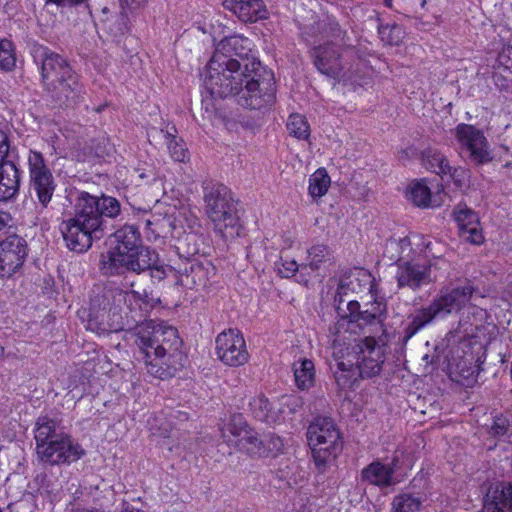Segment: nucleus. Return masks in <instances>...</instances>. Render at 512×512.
<instances>
[{
  "instance_id": "obj_1",
  "label": "nucleus",
  "mask_w": 512,
  "mask_h": 512,
  "mask_svg": "<svg viewBox=\"0 0 512 512\" xmlns=\"http://www.w3.org/2000/svg\"><path fill=\"white\" fill-rule=\"evenodd\" d=\"M250 40L234 35L220 40L206 66L204 88L213 98H236L239 105L262 109L275 99L273 77L261 79V63Z\"/></svg>"
},
{
  "instance_id": "obj_2",
  "label": "nucleus",
  "mask_w": 512,
  "mask_h": 512,
  "mask_svg": "<svg viewBox=\"0 0 512 512\" xmlns=\"http://www.w3.org/2000/svg\"><path fill=\"white\" fill-rule=\"evenodd\" d=\"M130 339L138 347L147 373L156 378L172 377L185 364L182 340L172 326L147 321L130 332Z\"/></svg>"
},
{
  "instance_id": "obj_3",
  "label": "nucleus",
  "mask_w": 512,
  "mask_h": 512,
  "mask_svg": "<svg viewBox=\"0 0 512 512\" xmlns=\"http://www.w3.org/2000/svg\"><path fill=\"white\" fill-rule=\"evenodd\" d=\"M119 214L120 203L117 199L80 192L74 217L63 221L60 228L67 247L75 252L86 251L93 239H100L110 230L108 219Z\"/></svg>"
},
{
  "instance_id": "obj_4",
  "label": "nucleus",
  "mask_w": 512,
  "mask_h": 512,
  "mask_svg": "<svg viewBox=\"0 0 512 512\" xmlns=\"http://www.w3.org/2000/svg\"><path fill=\"white\" fill-rule=\"evenodd\" d=\"M333 362L330 363L337 385L341 389L351 388L359 378L379 375L385 362L383 344L368 335L351 349L337 336L332 342Z\"/></svg>"
},
{
  "instance_id": "obj_5",
  "label": "nucleus",
  "mask_w": 512,
  "mask_h": 512,
  "mask_svg": "<svg viewBox=\"0 0 512 512\" xmlns=\"http://www.w3.org/2000/svg\"><path fill=\"white\" fill-rule=\"evenodd\" d=\"M33 57L40 66L44 90L54 101L71 106L81 100L83 86L65 58L43 46L34 49Z\"/></svg>"
},
{
  "instance_id": "obj_6",
  "label": "nucleus",
  "mask_w": 512,
  "mask_h": 512,
  "mask_svg": "<svg viewBox=\"0 0 512 512\" xmlns=\"http://www.w3.org/2000/svg\"><path fill=\"white\" fill-rule=\"evenodd\" d=\"M474 291L473 285L469 282L442 289L427 307L417 310L412 315L411 321L405 329L406 338L413 337L435 319L445 318L461 311L471 300Z\"/></svg>"
},
{
  "instance_id": "obj_7",
  "label": "nucleus",
  "mask_w": 512,
  "mask_h": 512,
  "mask_svg": "<svg viewBox=\"0 0 512 512\" xmlns=\"http://www.w3.org/2000/svg\"><path fill=\"white\" fill-rule=\"evenodd\" d=\"M307 440L319 472H324L342 450L340 432L327 417H317L308 426Z\"/></svg>"
},
{
  "instance_id": "obj_8",
  "label": "nucleus",
  "mask_w": 512,
  "mask_h": 512,
  "mask_svg": "<svg viewBox=\"0 0 512 512\" xmlns=\"http://www.w3.org/2000/svg\"><path fill=\"white\" fill-rule=\"evenodd\" d=\"M111 236L116 245L101 255L100 269L105 275H118L121 262L141 247V238L137 228L132 225H124Z\"/></svg>"
},
{
  "instance_id": "obj_9",
  "label": "nucleus",
  "mask_w": 512,
  "mask_h": 512,
  "mask_svg": "<svg viewBox=\"0 0 512 512\" xmlns=\"http://www.w3.org/2000/svg\"><path fill=\"white\" fill-rule=\"evenodd\" d=\"M462 157L475 165H483L492 160L489 144L484 133L473 125L461 123L454 129Z\"/></svg>"
},
{
  "instance_id": "obj_10",
  "label": "nucleus",
  "mask_w": 512,
  "mask_h": 512,
  "mask_svg": "<svg viewBox=\"0 0 512 512\" xmlns=\"http://www.w3.org/2000/svg\"><path fill=\"white\" fill-rule=\"evenodd\" d=\"M28 172L30 190L36 195L38 202L46 208L52 199L56 184L53 174L40 152L30 151Z\"/></svg>"
},
{
  "instance_id": "obj_11",
  "label": "nucleus",
  "mask_w": 512,
  "mask_h": 512,
  "mask_svg": "<svg viewBox=\"0 0 512 512\" xmlns=\"http://www.w3.org/2000/svg\"><path fill=\"white\" fill-rule=\"evenodd\" d=\"M440 263H443V261L427 264L418 261L399 260L395 275L398 287L417 291L422 286L436 282L438 275L433 269L439 268L438 264Z\"/></svg>"
},
{
  "instance_id": "obj_12",
  "label": "nucleus",
  "mask_w": 512,
  "mask_h": 512,
  "mask_svg": "<svg viewBox=\"0 0 512 512\" xmlns=\"http://www.w3.org/2000/svg\"><path fill=\"white\" fill-rule=\"evenodd\" d=\"M216 354L228 366H241L249 359L244 337L234 329L225 330L217 336Z\"/></svg>"
},
{
  "instance_id": "obj_13",
  "label": "nucleus",
  "mask_w": 512,
  "mask_h": 512,
  "mask_svg": "<svg viewBox=\"0 0 512 512\" xmlns=\"http://www.w3.org/2000/svg\"><path fill=\"white\" fill-rule=\"evenodd\" d=\"M27 243L18 235H9L0 242V277L10 278L23 266Z\"/></svg>"
},
{
  "instance_id": "obj_14",
  "label": "nucleus",
  "mask_w": 512,
  "mask_h": 512,
  "mask_svg": "<svg viewBox=\"0 0 512 512\" xmlns=\"http://www.w3.org/2000/svg\"><path fill=\"white\" fill-rule=\"evenodd\" d=\"M125 299L122 290L112 287H97L93 290L89 306V322L101 320L109 316L110 312L117 313L119 304Z\"/></svg>"
},
{
  "instance_id": "obj_15",
  "label": "nucleus",
  "mask_w": 512,
  "mask_h": 512,
  "mask_svg": "<svg viewBox=\"0 0 512 512\" xmlns=\"http://www.w3.org/2000/svg\"><path fill=\"white\" fill-rule=\"evenodd\" d=\"M453 217L458 224L459 233L463 240L472 244L483 242L482 231L479 227V217L466 205H457L453 210Z\"/></svg>"
},
{
  "instance_id": "obj_16",
  "label": "nucleus",
  "mask_w": 512,
  "mask_h": 512,
  "mask_svg": "<svg viewBox=\"0 0 512 512\" xmlns=\"http://www.w3.org/2000/svg\"><path fill=\"white\" fill-rule=\"evenodd\" d=\"M234 201L230 190L223 184L210 183L204 188L205 213L209 220L226 211Z\"/></svg>"
},
{
  "instance_id": "obj_17",
  "label": "nucleus",
  "mask_w": 512,
  "mask_h": 512,
  "mask_svg": "<svg viewBox=\"0 0 512 512\" xmlns=\"http://www.w3.org/2000/svg\"><path fill=\"white\" fill-rule=\"evenodd\" d=\"M481 512H512V485H491L484 497Z\"/></svg>"
},
{
  "instance_id": "obj_18",
  "label": "nucleus",
  "mask_w": 512,
  "mask_h": 512,
  "mask_svg": "<svg viewBox=\"0 0 512 512\" xmlns=\"http://www.w3.org/2000/svg\"><path fill=\"white\" fill-rule=\"evenodd\" d=\"M223 6L243 22H256L268 16L262 0H224Z\"/></svg>"
},
{
  "instance_id": "obj_19",
  "label": "nucleus",
  "mask_w": 512,
  "mask_h": 512,
  "mask_svg": "<svg viewBox=\"0 0 512 512\" xmlns=\"http://www.w3.org/2000/svg\"><path fill=\"white\" fill-rule=\"evenodd\" d=\"M339 51L333 44L318 46L313 50L314 64L324 75L336 78L341 72Z\"/></svg>"
},
{
  "instance_id": "obj_20",
  "label": "nucleus",
  "mask_w": 512,
  "mask_h": 512,
  "mask_svg": "<svg viewBox=\"0 0 512 512\" xmlns=\"http://www.w3.org/2000/svg\"><path fill=\"white\" fill-rule=\"evenodd\" d=\"M158 262L159 257L154 250L141 246L136 250V253L126 257L125 260L121 262V265H119V274L124 271L141 273L150 270Z\"/></svg>"
},
{
  "instance_id": "obj_21",
  "label": "nucleus",
  "mask_w": 512,
  "mask_h": 512,
  "mask_svg": "<svg viewBox=\"0 0 512 512\" xmlns=\"http://www.w3.org/2000/svg\"><path fill=\"white\" fill-rule=\"evenodd\" d=\"M20 171L12 161L0 165V201L16 197L20 188Z\"/></svg>"
},
{
  "instance_id": "obj_22",
  "label": "nucleus",
  "mask_w": 512,
  "mask_h": 512,
  "mask_svg": "<svg viewBox=\"0 0 512 512\" xmlns=\"http://www.w3.org/2000/svg\"><path fill=\"white\" fill-rule=\"evenodd\" d=\"M210 221L213 224L214 231L223 238H233L238 235L239 216L236 201L230 204L226 211Z\"/></svg>"
},
{
  "instance_id": "obj_23",
  "label": "nucleus",
  "mask_w": 512,
  "mask_h": 512,
  "mask_svg": "<svg viewBox=\"0 0 512 512\" xmlns=\"http://www.w3.org/2000/svg\"><path fill=\"white\" fill-rule=\"evenodd\" d=\"M371 309L362 310L358 313L354 324L361 329H367L366 333L371 336H376L379 333H384L382 310L379 305L371 304Z\"/></svg>"
},
{
  "instance_id": "obj_24",
  "label": "nucleus",
  "mask_w": 512,
  "mask_h": 512,
  "mask_svg": "<svg viewBox=\"0 0 512 512\" xmlns=\"http://www.w3.org/2000/svg\"><path fill=\"white\" fill-rule=\"evenodd\" d=\"M250 429L245 418L241 414H235L222 429V437L228 445L236 447Z\"/></svg>"
},
{
  "instance_id": "obj_25",
  "label": "nucleus",
  "mask_w": 512,
  "mask_h": 512,
  "mask_svg": "<svg viewBox=\"0 0 512 512\" xmlns=\"http://www.w3.org/2000/svg\"><path fill=\"white\" fill-rule=\"evenodd\" d=\"M361 475L369 484L386 487L392 484L393 469L380 462H373L362 470Z\"/></svg>"
},
{
  "instance_id": "obj_26",
  "label": "nucleus",
  "mask_w": 512,
  "mask_h": 512,
  "mask_svg": "<svg viewBox=\"0 0 512 512\" xmlns=\"http://www.w3.org/2000/svg\"><path fill=\"white\" fill-rule=\"evenodd\" d=\"M296 386L301 390H308L315 383L314 363L309 359H300L293 364Z\"/></svg>"
},
{
  "instance_id": "obj_27",
  "label": "nucleus",
  "mask_w": 512,
  "mask_h": 512,
  "mask_svg": "<svg viewBox=\"0 0 512 512\" xmlns=\"http://www.w3.org/2000/svg\"><path fill=\"white\" fill-rule=\"evenodd\" d=\"M36 452L38 458L44 463L50 465L66 464V459L63 456L62 433L54 441H50L48 445L39 447Z\"/></svg>"
},
{
  "instance_id": "obj_28",
  "label": "nucleus",
  "mask_w": 512,
  "mask_h": 512,
  "mask_svg": "<svg viewBox=\"0 0 512 512\" xmlns=\"http://www.w3.org/2000/svg\"><path fill=\"white\" fill-rule=\"evenodd\" d=\"M249 406L253 416L261 422L272 424L278 419L277 412L264 395L254 397L250 401Z\"/></svg>"
},
{
  "instance_id": "obj_29",
  "label": "nucleus",
  "mask_w": 512,
  "mask_h": 512,
  "mask_svg": "<svg viewBox=\"0 0 512 512\" xmlns=\"http://www.w3.org/2000/svg\"><path fill=\"white\" fill-rule=\"evenodd\" d=\"M62 432H57V425L53 419L48 417H40L36 423L35 441L36 451L42 445H48L50 441H54Z\"/></svg>"
},
{
  "instance_id": "obj_30",
  "label": "nucleus",
  "mask_w": 512,
  "mask_h": 512,
  "mask_svg": "<svg viewBox=\"0 0 512 512\" xmlns=\"http://www.w3.org/2000/svg\"><path fill=\"white\" fill-rule=\"evenodd\" d=\"M423 164L428 170L438 175H447L452 170L446 157L442 153L431 149L424 152Z\"/></svg>"
},
{
  "instance_id": "obj_31",
  "label": "nucleus",
  "mask_w": 512,
  "mask_h": 512,
  "mask_svg": "<svg viewBox=\"0 0 512 512\" xmlns=\"http://www.w3.org/2000/svg\"><path fill=\"white\" fill-rule=\"evenodd\" d=\"M236 448L251 456L264 457L265 450L263 448V440L259 438L258 433L252 428L248 431L246 436L239 441Z\"/></svg>"
},
{
  "instance_id": "obj_32",
  "label": "nucleus",
  "mask_w": 512,
  "mask_h": 512,
  "mask_svg": "<svg viewBox=\"0 0 512 512\" xmlns=\"http://www.w3.org/2000/svg\"><path fill=\"white\" fill-rule=\"evenodd\" d=\"M330 177L325 169L316 170L309 179V194L313 198H320L326 194L330 186Z\"/></svg>"
},
{
  "instance_id": "obj_33",
  "label": "nucleus",
  "mask_w": 512,
  "mask_h": 512,
  "mask_svg": "<svg viewBox=\"0 0 512 512\" xmlns=\"http://www.w3.org/2000/svg\"><path fill=\"white\" fill-rule=\"evenodd\" d=\"M410 200L418 207L426 208L431 204V190L425 181H414L409 189Z\"/></svg>"
},
{
  "instance_id": "obj_34",
  "label": "nucleus",
  "mask_w": 512,
  "mask_h": 512,
  "mask_svg": "<svg viewBox=\"0 0 512 512\" xmlns=\"http://www.w3.org/2000/svg\"><path fill=\"white\" fill-rule=\"evenodd\" d=\"M422 501L411 494H400L394 497L391 512H420Z\"/></svg>"
},
{
  "instance_id": "obj_35",
  "label": "nucleus",
  "mask_w": 512,
  "mask_h": 512,
  "mask_svg": "<svg viewBox=\"0 0 512 512\" xmlns=\"http://www.w3.org/2000/svg\"><path fill=\"white\" fill-rule=\"evenodd\" d=\"M378 33L381 41L386 45L397 46L405 37L403 27L397 24L380 25L378 27Z\"/></svg>"
},
{
  "instance_id": "obj_36",
  "label": "nucleus",
  "mask_w": 512,
  "mask_h": 512,
  "mask_svg": "<svg viewBox=\"0 0 512 512\" xmlns=\"http://www.w3.org/2000/svg\"><path fill=\"white\" fill-rule=\"evenodd\" d=\"M287 130L290 135L306 140L310 135V126L303 115L291 114L287 121Z\"/></svg>"
},
{
  "instance_id": "obj_37",
  "label": "nucleus",
  "mask_w": 512,
  "mask_h": 512,
  "mask_svg": "<svg viewBox=\"0 0 512 512\" xmlns=\"http://www.w3.org/2000/svg\"><path fill=\"white\" fill-rule=\"evenodd\" d=\"M328 256V248L324 245H315L308 250V263L301 265V273L306 272L308 269L316 271L320 265L326 261Z\"/></svg>"
},
{
  "instance_id": "obj_38",
  "label": "nucleus",
  "mask_w": 512,
  "mask_h": 512,
  "mask_svg": "<svg viewBox=\"0 0 512 512\" xmlns=\"http://www.w3.org/2000/svg\"><path fill=\"white\" fill-rule=\"evenodd\" d=\"M62 447L66 464L73 463L85 455L84 449L65 433H62Z\"/></svg>"
},
{
  "instance_id": "obj_39",
  "label": "nucleus",
  "mask_w": 512,
  "mask_h": 512,
  "mask_svg": "<svg viewBox=\"0 0 512 512\" xmlns=\"http://www.w3.org/2000/svg\"><path fill=\"white\" fill-rule=\"evenodd\" d=\"M16 58L13 44L7 39L0 40V69L11 71L15 67Z\"/></svg>"
},
{
  "instance_id": "obj_40",
  "label": "nucleus",
  "mask_w": 512,
  "mask_h": 512,
  "mask_svg": "<svg viewBox=\"0 0 512 512\" xmlns=\"http://www.w3.org/2000/svg\"><path fill=\"white\" fill-rule=\"evenodd\" d=\"M170 155L173 160L185 162L188 159V150L182 140H177L170 132L165 134Z\"/></svg>"
},
{
  "instance_id": "obj_41",
  "label": "nucleus",
  "mask_w": 512,
  "mask_h": 512,
  "mask_svg": "<svg viewBox=\"0 0 512 512\" xmlns=\"http://www.w3.org/2000/svg\"><path fill=\"white\" fill-rule=\"evenodd\" d=\"M130 290L127 294L131 295L135 300L141 301L145 306L153 307L160 302L159 297L155 296L152 291L146 289L136 290L134 289V283L131 282L129 285Z\"/></svg>"
},
{
  "instance_id": "obj_42",
  "label": "nucleus",
  "mask_w": 512,
  "mask_h": 512,
  "mask_svg": "<svg viewBox=\"0 0 512 512\" xmlns=\"http://www.w3.org/2000/svg\"><path fill=\"white\" fill-rule=\"evenodd\" d=\"M146 226L151 230L155 237H167V229L171 226L170 222L164 217L153 216L152 220H147Z\"/></svg>"
},
{
  "instance_id": "obj_43",
  "label": "nucleus",
  "mask_w": 512,
  "mask_h": 512,
  "mask_svg": "<svg viewBox=\"0 0 512 512\" xmlns=\"http://www.w3.org/2000/svg\"><path fill=\"white\" fill-rule=\"evenodd\" d=\"M262 440L265 456H268L269 454H278L284 446L283 440L275 435H267Z\"/></svg>"
},
{
  "instance_id": "obj_44",
  "label": "nucleus",
  "mask_w": 512,
  "mask_h": 512,
  "mask_svg": "<svg viewBox=\"0 0 512 512\" xmlns=\"http://www.w3.org/2000/svg\"><path fill=\"white\" fill-rule=\"evenodd\" d=\"M509 429L510 424L507 418L504 416H496L489 429V433L493 436H503L508 433Z\"/></svg>"
},
{
  "instance_id": "obj_45",
  "label": "nucleus",
  "mask_w": 512,
  "mask_h": 512,
  "mask_svg": "<svg viewBox=\"0 0 512 512\" xmlns=\"http://www.w3.org/2000/svg\"><path fill=\"white\" fill-rule=\"evenodd\" d=\"M298 270L301 271V265H298L294 259H282L281 266L278 268L279 274L286 278L293 276Z\"/></svg>"
},
{
  "instance_id": "obj_46",
  "label": "nucleus",
  "mask_w": 512,
  "mask_h": 512,
  "mask_svg": "<svg viewBox=\"0 0 512 512\" xmlns=\"http://www.w3.org/2000/svg\"><path fill=\"white\" fill-rule=\"evenodd\" d=\"M166 220H168L171 224L169 229H167V237L170 236L172 238H178L184 232V226L181 219H178L174 215H166Z\"/></svg>"
},
{
  "instance_id": "obj_47",
  "label": "nucleus",
  "mask_w": 512,
  "mask_h": 512,
  "mask_svg": "<svg viewBox=\"0 0 512 512\" xmlns=\"http://www.w3.org/2000/svg\"><path fill=\"white\" fill-rule=\"evenodd\" d=\"M9 140L7 134L0 129V165L7 163L6 160L9 152Z\"/></svg>"
},
{
  "instance_id": "obj_48",
  "label": "nucleus",
  "mask_w": 512,
  "mask_h": 512,
  "mask_svg": "<svg viewBox=\"0 0 512 512\" xmlns=\"http://www.w3.org/2000/svg\"><path fill=\"white\" fill-rule=\"evenodd\" d=\"M348 313L344 314L343 318H348V323L354 325V321L358 313H361L360 304L357 301H349L347 304Z\"/></svg>"
},
{
  "instance_id": "obj_49",
  "label": "nucleus",
  "mask_w": 512,
  "mask_h": 512,
  "mask_svg": "<svg viewBox=\"0 0 512 512\" xmlns=\"http://www.w3.org/2000/svg\"><path fill=\"white\" fill-rule=\"evenodd\" d=\"M150 277L152 281H161L166 277L164 267L158 262L150 270Z\"/></svg>"
},
{
  "instance_id": "obj_50",
  "label": "nucleus",
  "mask_w": 512,
  "mask_h": 512,
  "mask_svg": "<svg viewBox=\"0 0 512 512\" xmlns=\"http://www.w3.org/2000/svg\"><path fill=\"white\" fill-rule=\"evenodd\" d=\"M499 62L506 67H512V46L505 47L499 54Z\"/></svg>"
},
{
  "instance_id": "obj_51",
  "label": "nucleus",
  "mask_w": 512,
  "mask_h": 512,
  "mask_svg": "<svg viewBox=\"0 0 512 512\" xmlns=\"http://www.w3.org/2000/svg\"><path fill=\"white\" fill-rule=\"evenodd\" d=\"M448 175L453 178L457 186L461 187L466 177V171L463 169H454L453 173L451 171Z\"/></svg>"
},
{
  "instance_id": "obj_52",
  "label": "nucleus",
  "mask_w": 512,
  "mask_h": 512,
  "mask_svg": "<svg viewBox=\"0 0 512 512\" xmlns=\"http://www.w3.org/2000/svg\"><path fill=\"white\" fill-rule=\"evenodd\" d=\"M179 215L185 219L187 227L192 232H194L196 230V228L199 227V223H198L197 217H195L193 215L187 216L186 213H179Z\"/></svg>"
},
{
  "instance_id": "obj_53",
  "label": "nucleus",
  "mask_w": 512,
  "mask_h": 512,
  "mask_svg": "<svg viewBox=\"0 0 512 512\" xmlns=\"http://www.w3.org/2000/svg\"><path fill=\"white\" fill-rule=\"evenodd\" d=\"M178 434H179V433H178L177 431H172V432H171V434L167 436V438H168V439H170V438H176V439H177V443H176V444L171 445V444H170V442H168V441H165V442H164V445H166L170 451H172L174 448H175V449H178L181 445H183V446H184V448H186V445H184V443H182V442L180 441V439H179V437H178Z\"/></svg>"
},
{
  "instance_id": "obj_54",
  "label": "nucleus",
  "mask_w": 512,
  "mask_h": 512,
  "mask_svg": "<svg viewBox=\"0 0 512 512\" xmlns=\"http://www.w3.org/2000/svg\"><path fill=\"white\" fill-rule=\"evenodd\" d=\"M82 2L83 0H47V3H54L58 6H74Z\"/></svg>"
},
{
  "instance_id": "obj_55",
  "label": "nucleus",
  "mask_w": 512,
  "mask_h": 512,
  "mask_svg": "<svg viewBox=\"0 0 512 512\" xmlns=\"http://www.w3.org/2000/svg\"><path fill=\"white\" fill-rule=\"evenodd\" d=\"M10 219L9 213L0 211V230L8 225Z\"/></svg>"
},
{
  "instance_id": "obj_56",
  "label": "nucleus",
  "mask_w": 512,
  "mask_h": 512,
  "mask_svg": "<svg viewBox=\"0 0 512 512\" xmlns=\"http://www.w3.org/2000/svg\"><path fill=\"white\" fill-rule=\"evenodd\" d=\"M145 0H121V4L130 8L139 7Z\"/></svg>"
},
{
  "instance_id": "obj_57",
  "label": "nucleus",
  "mask_w": 512,
  "mask_h": 512,
  "mask_svg": "<svg viewBox=\"0 0 512 512\" xmlns=\"http://www.w3.org/2000/svg\"><path fill=\"white\" fill-rule=\"evenodd\" d=\"M121 512H144V511H142V510H140L138 508H135L134 506L126 503V504L123 505V509H122Z\"/></svg>"
},
{
  "instance_id": "obj_58",
  "label": "nucleus",
  "mask_w": 512,
  "mask_h": 512,
  "mask_svg": "<svg viewBox=\"0 0 512 512\" xmlns=\"http://www.w3.org/2000/svg\"><path fill=\"white\" fill-rule=\"evenodd\" d=\"M384 1V4L387 6V7H391L392 6V0H383Z\"/></svg>"
},
{
  "instance_id": "obj_59",
  "label": "nucleus",
  "mask_w": 512,
  "mask_h": 512,
  "mask_svg": "<svg viewBox=\"0 0 512 512\" xmlns=\"http://www.w3.org/2000/svg\"><path fill=\"white\" fill-rule=\"evenodd\" d=\"M430 245H431V243H427V244H426V250L431 251V247H430Z\"/></svg>"
},
{
  "instance_id": "obj_60",
  "label": "nucleus",
  "mask_w": 512,
  "mask_h": 512,
  "mask_svg": "<svg viewBox=\"0 0 512 512\" xmlns=\"http://www.w3.org/2000/svg\"><path fill=\"white\" fill-rule=\"evenodd\" d=\"M426 3V0H422V6H424Z\"/></svg>"
},
{
  "instance_id": "obj_61",
  "label": "nucleus",
  "mask_w": 512,
  "mask_h": 512,
  "mask_svg": "<svg viewBox=\"0 0 512 512\" xmlns=\"http://www.w3.org/2000/svg\"><path fill=\"white\" fill-rule=\"evenodd\" d=\"M0 512H2V510L0 509Z\"/></svg>"
}]
</instances>
